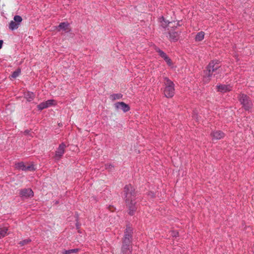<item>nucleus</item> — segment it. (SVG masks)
Wrapping results in <instances>:
<instances>
[{
	"instance_id": "nucleus-1",
	"label": "nucleus",
	"mask_w": 254,
	"mask_h": 254,
	"mask_svg": "<svg viewBox=\"0 0 254 254\" xmlns=\"http://www.w3.org/2000/svg\"><path fill=\"white\" fill-rule=\"evenodd\" d=\"M124 198L127 207L128 209V213L132 216L137 210L136 192L134 188L130 184L126 185L124 188Z\"/></svg>"
},
{
	"instance_id": "nucleus-2",
	"label": "nucleus",
	"mask_w": 254,
	"mask_h": 254,
	"mask_svg": "<svg viewBox=\"0 0 254 254\" xmlns=\"http://www.w3.org/2000/svg\"><path fill=\"white\" fill-rule=\"evenodd\" d=\"M220 65L219 62L217 60L211 61L206 67V70L205 71V77L208 78V80H210V78L212 76L213 72L219 74L221 73V70L219 69Z\"/></svg>"
},
{
	"instance_id": "nucleus-3",
	"label": "nucleus",
	"mask_w": 254,
	"mask_h": 254,
	"mask_svg": "<svg viewBox=\"0 0 254 254\" xmlns=\"http://www.w3.org/2000/svg\"><path fill=\"white\" fill-rule=\"evenodd\" d=\"M133 229L129 225H127L122 239V245L121 247H132Z\"/></svg>"
},
{
	"instance_id": "nucleus-4",
	"label": "nucleus",
	"mask_w": 254,
	"mask_h": 254,
	"mask_svg": "<svg viewBox=\"0 0 254 254\" xmlns=\"http://www.w3.org/2000/svg\"><path fill=\"white\" fill-rule=\"evenodd\" d=\"M165 89L164 93L165 96L167 98L172 97L175 94V84L172 81L169 79L168 77H165Z\"/></svg>"
},
{
	"instance_id": "nucleus-5",
	"label": "nucleus",
	"mask_w": 254,
	"mask_h": 254,
	"mask_svg": "<svg viewBox=\"0 0 254 254\" xmlns=\"http://www.w3.org/2000/svg\"><path fill=\"white\" fill-rule=\"evenodd\" d=\"M239 101L246 111H249L253 107V103L251 98L246 94H241L239 96Z\"/></svg>"
},
{
	"instance_id": "nucleus-6",
	"label": "nucleus",
	"mask_w": 254,
	"mask_h": 254,
	"mask_svg": "<svg viewBox=\"0 0 254 254\" xmlns=\"http://www.w3.org/2000/svg\"><path fill=\"white\" fill-rule=\"evenodd\" d=\"M168 31L164 32L163 34L171 42H177L180 37L181 32L175 31V27H172L170 29H168Z\"/></svg>"
},
{
	"instance_id": "nucleus-7",
	"label": "nucleus",
	"mask_w": 254,
	"mask_h": 254,
	"mask_svg": "<svg viewBox=\"0 0 254 254\" xmlns=\"http://www.w3.org/2000/svg\"><path fill=\"white\" fill-rule=\"evenodd\" d=\"M19 196L23 199L31 198L34 196V192L30 188L23 189L19 190Z\"/></svg>"
},
{
	"instance_id": "nucleus-8",
	"label": "nucleus",
	"mask_w": 254,
	"mask_h": 254,
	"mask_svg": "<svg viewBox=\"0 0 254 254\" xmlns=\"http://www.w3.org/2000/svg\"><path fill=\"white\" fill-rule=\"evenodd\" d=\"M66 145L64 142L61 143L56 151L55 159L56 160H59L63 156L65 152Z\"/></svg>"
},
{
	"instance_id": "nucleus-9",
	"label": "nucleus",
	"mask_w": 254,
	"mask_h": 254,
	"mask_svg": "<svg viewBox=\"0 0 254 254\" xmlns=\"http://www.w3.org/2000/svg\"><path fill=\"white\" fill-rule=\"evenodd\" d=\"M114 106L117 110H121L124 113H126L130 110L129 106L124 102H118L114 104Z\"/></svg>"
},
{
	"instance_id": "nucleus-10",
	"label": "nucleus",
	"mask_w": 254,
	"mask_h": 254,
	"mask_svg": "<svg viewBox=\"0 0 254 254\" xmlns=\"http://www.w3.org/2000/svg\"><path fill=\"white\" fill-rule=\"evenodd\" d=\"M155 50L158 53L159 55L165 60L168 65H170L172 64L171 60L164 52L158 48H156Z\"/></svg>"
},
{
	"instance_id": "nucleus-11",
	"label": "nucleus",
	"mask_w": 254,
	"mask_h": 254,
	"mask_svg": "<svg viewBox=\"0 0 254 254\" xmlns=\"http://www.w3.org/2000/svg\"><path fill=\"white\" fill-rule=\"evenodd\" d=\"M218 92L226 93L232 90V87L230 85L219 84L216 86Z\"/></svg>"
},
{
	"instance_id": "nucleus-12",
	"label": "nucleus",
	"mask_w": 254,
	"mask_h": 254,
	"mask_svg": "<svg viewBox=\"0 0 254 254\" xmlns=\"http://www.w3.org/2000/svg\"><path fill=\"white\" fill-rule=\"evenodd\" d=\"M57 29L58 31L63 30L66 32H70L71 29L69 27V24L67 22H64L60 23Z\"/></svg>"
},
{
	"instance_id": "nucleus-13",
	"label": "nucleus",
	"mask_w": 254,
	"mask_h": 254,
	"mask_svg": "<svg viewBox=\"0 0 254 254\" xmlns=\"http://www.w3.org/2000/svg\"><path fill=\"white\" fill-rule=\"evenodd\" d=\"M213 139H220L224 137V133L221 130H214L211 132Z\"/></svg>"
},
{
	"instance_id": "nucleus-14",
	"label": "nucleus",
	"mask_w": 254,
	"mask_h": 254,
	"mask_svg": "<svg viewBox=\"0 0 254 254\" xmlns=\"http://www.w3.org/2000/svg\"><path fill=\"white\" fill-rule=\"evenodd\" d=\"M34 97H35V95L32 92L28 91L27 92H26L24 94V98L28 102H31L32 100H33Z\"/></svg>"
},
{
	"instance_id": "nucleus-15",
	"label": "nucleus",
	"mask_w": 254,
	"mask_h": 254,
	"mask_svg": "<svg viewBox=\"0 0 254 254\" xmlns=\"http://www.w3.org/2000/svg\"><path fill=\"white\" fill-rule=\"evenodd\" d=\"M132 247H121V254H131Z\"/></svg>"
},
{
	"instance_id": "nucleus-16",
	"label": "nucleus",
	"mask_w": 254,
	"mask_h": 254,
	"mask_svg": "<svg viewBox=\"0 0 254 254\" xmlns=\"http://www.w3.org/2000/svg\"><path fill=\"white\" fill-rule=\"evenodd\" d=\"M204 32L203 31L198 32L195 37V41L196 42L202 41L204 37Z\"/></svg>"
},
{
	"instance_id": "nucleus-17",
	"label": "nucleus",
	"mask_w": 254,
	"mask_h": 254,
	"mask_svg": "<svg viewBox=\"0 0 254 254\" xmlns=\"http://www.w3.org/2000/svg\"><path fill=\"white\" fill-rule=\"evenodd\" d=\"M15 168L18 170L26 171V165L23 162L15 164Z\"/></svg>"
},
{
	"instance_id": "nucleus-18",
	"label": "nucleus",
	"mask_w": 254,
	"mask_h": 254,
	"mask_svg": "<svg viewBox=\"0 0 254 254\" xmlns=\"http://www.w3.org/2000/svg\"><path fill=\"white\" fill-rule=\"evenodd\" d=\"M19 25L15 21H11L9 24V28L11 30H14L18 28Z\"/></svg>"
},
{
	"instance_id": "nucleus-19",
	"label": "nucleus",
	"mask_w": 254,
	"mask_h": 254,
	"mask_svg": "<svg viewBox=\"0 0 254 254\" xmlns=\"http://www.w3.org/2000/svg\"><path fill=\"white\" fill-rule=\"evenodd\" d=\"M79 251V249H73L67 250H64L63 252V254H70L72 253H77Z\"/></svg>"
},
{
	"instance_id": "nucleus-20",
	"label": "nucleus",
	"mask_w": 254,
	"mask_h": 254,
	"mask_svg": "<svg viewBox=\"0 0 254 254\" xmlns=\"http://www.w3.org/2000/svg\"><path fill=\"white\" fill-rule=\"evenodd\" d=\"M123 95L121 93L113 94L110 96V98L112 100H115L117 99H120L122 98Z\"/></svg>"
},
{
	"instance_id": "nucleus-21",
	"label": "nucleus",
	"mask_w": 254,
	"mask_h": 254,
	"mask_svg": "<svg viewBox=\"0 0 254 254\" xmlns=\"http://www.w3.org/2000/svg\"><path fill=\"white\" fill-rule=\"evenodd\" d=\"M7 230L8 229L6 227L0 228V239L4 237L6 235Z\"/></svg>"
},
{
	"instance_id": "nucleus-22",
	"label": "nucleus",
	"mask_w": 254,
	"mask_h": 254,
	"mask_svg": "<svg viewBox=\"0 0 254 254\" xmlns=\"http://www.w3.org/2000/svg\"><path fill=\"white\" fill-rule=\"evenodd\" d=\"M47 108H48L51 106L55 105V101L53 99L48 100L45 102H44Z\"/></svg>"
},
{
	"instance_id": "nucleus-23",
	"label": "nucleus",
	"mask_w": 254,
	"mask_h": 254,
	"mask_svg": "<svg viewBox=\"0 0 254 254\" xmlns=\"http://www.w3.org/2000/svg\"><path fill=\"white\" fill-rule=\"evenodd\" d=\"M20 72H21L20 69L18 68L12 73L11 76L12 78H15L19 76Z\"/></svg>"
},
{
	"instance_id": "nucleus-24",
	"label": "nucleus",
	"mask_w": 254,
	"mask_h": 254,
	"mask_svg": "<svg viewBox=\"0 0 254 254\" xmlns=\"http://www.w3.org/2000/svg\"><path fill=\"white\" fill-rule=\"evenodd\" d=\"M14 21H15L19 25H20V23L22 21V18L21 16L19 15H15L13 18Z\"/></svg>"
},
{
	"instance_id": "nucleus-25",
	"label": "nucleus",
	"mask_w": 254,
	"mask_h": 254,
	"mask_svg": "<svg viewBox=\"0 0 254 254\" xmlns=\"http://www.w3.org/2000/svg\"><path fill=\"white\" fill-rule=\"evenodd\" d=\"M31 239H25V240H23L22 241H21L19 243V244L21 246H23L24 245H27L28 244V243H29L30 242H31Z\"/></svg>"
},
{
	"instance_id": "nucleus-26",
	"label": "nucleus",
	"mask_w": 254,
	"mask_h": 254,
	"mask_svg": "<svg viewBox=\"0 0 254 254\" xmlns=\"http://www.w3.org/2000/svg\"><path fill=\"white\" fill-rule=\"evenodd\" d=\"M37 108L40 111H41L44 109H46V108H47L45 104L44 103V102L40 103L38 106H37Z\"/></svg>"
},
{
	"instance_id": "nucleus-27",
	"label": "nucleus",
	"mask_w": 254,
	"mask_h": 254,
	"mask_svg": "<svg viewBox=\"0 0 254 254\" xmlns=\"http://www.w3.org/2000/svg\"><path fill=\"white\" fill-rule=\"evenodd\" d=\"M161 19L164 22V23H162V26L163 28H165L170 22L168 21H165L163 16H162Z\"/></svg>"
},
{
	"instance_id": "nucleus-28",
	"label": "nucleus",
	"mask_w": 254,
	"mask_h": 254,
	"mask_svg": "<svg viewBox=\"0 0 254 254\" xmlns=\"http://www.w3.org/2000/svg\"><path fill=\"white\" fill-rule=\"evenodd\" d=\"M35 168L33 165H29L28 166H26V171H34Z\"/></svg>"
},
{
	"instance_id": "nucleus-29",
	"label": "nucleus",
	"mask_w": 254,
	"mask_h": 254,
	"mask_svg": "<svg viewBox=\"0 0 254 254\" xmlns=\"http://www.w3.org/2000/svg\"><path fill=\"white\" fill-rule=\"evenodd\" d=\"M106 169H109V168H114V166L111 164H107L105 165Z\"/></svg>"
},
{
	"instance_id": "nucleus-30",
	"label": "nucleus",
	"mask_w": 254,
	"mask_h": 254,
	"mask_svg": "<svg viewBox=\"0 0 254 254\" xmlns=\"http://www.w3.org/2000/svg\"><path fill=\"white\" fill-rule=\"evenodd\" d=\"M172 236L173 237H177V236H179V233L178 232H174V231H173L172 232Z\"/></svg>"
},
{
	"instance_id": "nucleus-31",
	"label": "nucleus",
	"mask_w": 254,
	"mask_h": 254,
	"mask_svg": "<svg viewBox=\"0 0 254 254\" xmlns=\"http://www.w3.org/2000/svg\"><path fill=\"white\" fill-rule=\"evenodd\" d=\"M75 225H76L77 229H79L80 228V225L78 221H77V222L76 223Z\"/></svg>"
},
{
	"instance_id": "nucleus-32",
	"label": "nucleus",
	"mask_w": 254,
	"mask_h": 254,
	"mask_svg": "<svg viewBox=\"0 0 254 254\" xmlns=\"http://www.w3.org/2000/svg\"><path fill=\"white\" fill-rule=\"evenodd\" d=\"M3 44V41L2 40H0V49H1Z\"/></svg>"
},
{
	"instance_id": "nucleus-33",
	"label": "nucleus",
	"mask_w": 254,
	"mask_h": 254,
	"mask_svg": "<svg viewBox=\"0 0 254 254\" xmlns=\"http://www.w3.org/2000/svg\"><path fill=\"white\" fill-rule=\"evenodd\" d=\"M30 132V130H25L24 132V133L25 134V135H27Z\"/></svg>"
},
{
	"instance_id": "nucleus-34",
	"label": "nucleus",
	"mask_w": 254,
	"mask_h": 254,
	"mask_svg": "<svg viewBox=\"0 0 254 254\" xmlns=\"http://www.w3.org/2000/svg\"><path fill=\"white\" fill-rule=\"evenodd\" d=\"M178 26H180V25L179 24V22L177 23V26H175V29Z\"/></svg>"
}]
</instances>
